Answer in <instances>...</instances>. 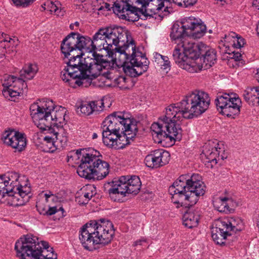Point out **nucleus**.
<instances>
[{"instance_id": "nucleus-1", "label": "nucleus", "mask_w": 259, "mask_h": 259, "mask_svg": "<svg viewBox=\"0 0 259 259\" xmlns=\"http://www.w3.org/2000/svg\"><path fill=\"white\" fill-rule=\"evenodd\" d=\"M111 50L115 48V61L123 67L124 73L131 77H137L146 72L149 61L144 54L136 50L133 39H128V31L120 26L103 27Z\"/></svg>"}, {"instance_id": "nucleus-2", "label": "nucleus", "mask_w": 259, "mask_h": 259, "mask_svg": "<svg viewBox=\"0 0 259 259\" xmlns=\"http://www.w3.org/2000/svg\"><path fill=\"white\" fill-rule=\"evenodd\" d=\"M102 141L105 145L115 149H122L131 143L138 132L137 121L127 114L114 112L102 123Z\"/></svg>"}, {"instance_id": "nucleus-3", "label": "nucleus", "mask_w": 259, "mask_h": 259, "mask_svg": "<svg viewBox=\"0 0 259 259\" xmlns=\"http://www.w3.org/2000/svg\"><path fill=\"white\" fill-rule=\"evenodd\" d=\"M170 36L177 44L173 52V58L179 67L190 72H196L199 68L196 66L200 54L198 44H195L186 34V31L180 22L175 23L171 28Z\"/></svg>"}, {"instance_id": "nucleus-4", "label": "nucleus", "mask_w": 259, "mask_h": 259, "mask_svg": "<svg viewBox=\"0 0 259 259\" xmlns=\"http://www.w3.org/2000/svg\"><path fill=\"white\" fill-rule=\"evenodd\" d=\"M168 191L174 203L192 206L205 192V186L197 174L183 175L169 187Z\"/></svg>"}, {"instance_id": "nucleus-5", "label": "nucleus", "mask_w": 259, "mask_h": 259, "mask_svg": "<svg viewBox=\"0 0 259 259\" xmlns=\"http://www.w3.org/2000/svg\"><path fill=\"white\" fill-rule=\"evenodd\" d=\"M30 111L35 125L41 130L63 126L65 124L66 109L56 106L51 99L38 100L31 105Z\"/></svg>"}, {"instance_id": "nucleus-6", "label": "nucleus", "mask_w": 259, "mask_h": 259, "mask_svg": "<svg viewBox=\"0 0 259 259\" xmlns=\"http://www.w3.org/2000/svg\"><path fill=\"white\" fill-rule=\"evenodd\" d=\"M72 157L80 160L78 175L86 179H102L109 172V164L101 159L100 152L94 149H80L72 152Z\"/></svg>"}, {"instance_id": "nucleus-7", "label": "nucleus", "mask_w": 259, "mask_h": 259, "mask_svg": "<svg viewBox=\"0 0 259 259\" xmlns=\"http://www.w3.org/2000/svg\"><path fill=\"white\" fill-rule=\"evenodd\" d=\"M113 235L112 223L103 219L93 221L83 226L79 231V239L85 249L93 251L99 244L109 243Z\"/></svg>"}, {"instance_id": "nucleus-8", "label": "nucleus", "mask_w": 259, "mask_h": 259, "mask_svg": "<svg viewBox=\"0 0 259 259\" xmlns=\"http://www.w3.org/2000/svg\"><path fill=\"white\" fill-rule=\"evenodd\" d=\"M16 255L20 259H57L49 243L32 234L23 235L15 244Z\"/></svg>"}, {"instance_id": "nucleus-9", "label": "nucleus", "mask_w": 259, "mask_h": 259, "mask_svg": "<svg viewBox=\"0 0 259 259\" xmlns=\"http://www.w3.org/2000/svg\"><path fill=\"white\" fill-rule=\"evenodd\" d=\"M108 64L103 55L96 52H89L84 58L82 73L79 79L75 80V85L87 87L91 84L92 80L101 74L106 78H110L111 74L106 69Z\"/></svg>"}, {"instance_id": "nucleus-10", "label": "nucleus", "mask_w": 259, "mask_h": 259, "mask_svg": "<svg viewBox=\"0 0 259 259\" xmlns=\"http://www.w3.org/2000/svg\"><path fill=\"white\" fill-rule=\"evenodd\" d=\"M111 187L108 190L110 198L114 201H119L127 194H136L139 191L141 183L136 176L120 177L108 184Z\"/></svg>"}, {"instance_id": "nucleus-11", "label": "nucleus", "mask_w": 259, "mask_h": 259, "mask_svg": "<svg viewBox=\"0 0 259 259\" xmlns=\"http://www.w3.org/2000/svg\"><path fill=\"white\" fill-rule=\"evenodd\" d=\"M180 121H160L153 123L151 126L153 136L158 139V143L161 142L164 138L172 140L180 141L182 138V130Z\"/></svg>"}, {"instance_id": "nucleus-12", "label": "nucleus", "mask_w": 259, "mask_h": 259, "mask_svg": "<svg viewBox=\"0 0 259 259\" xmlns=\"http://www.w3.org/2000/svg\"><path fill=\"white\" fill-rule=\"evenodd\" d=\"M184 101L187 103L189 117H197L203 113L208 108L210 104V98L206 93L202 91H195L187 94Z\"/></svg>"}, {"instance_id": "nucleus-13", "label": "nucleus", "mask_w": 259, "mask_h": 259, "mask_svg": "<svg viewBox=\"0 0 259 259\" xmlns=\"http://www.w3.org/2000/svg\"><path fill=\"white\" fill-rule=\"evenodd\" d=\"M215 103L221 114L232 118L240 113L242 105L241 99L236 94L226 93L218 95Z\"/></svg>"}, {"instance_id": "nucleus-14", "label": "nucleus", "mask_w": 259, "mask_h": 259, "mask_svg": "<svg viewBox=\"0 0 259 259\" xmlns=\"http://www.w3.org/2000/svg\"><path fill=\"white\" fill-rule=\"evenodd\" d=\"M67 63V66L61 71L60 76L62 79L73 84L75 88V80L80 77L82 73L83 61L81 60L82 54L81 52H77L72 54Z\"/></svg>"}, {"instance_id": "nucleus-15", "label": "nucleus", "mask_w": 259, "mask_h": 259, "mask_svg": "<svg viewBox=\"0 0 259 259\" xmlns=\"http://www.w3.org/2000/svg\"><path fill=\"white\" fill-rule=\"evenodd\" d=\"M58 200V198L51 191H42L37 196L36 207L41 214L52 215L59 211L64 212L62 206H51L52 202Z\"/></svg>"}, {"instance_id": "nucleus-16", "label": "nucleus", "mask_w": 259, "mask_h": 259, "mask_svg": "<svg viewBox=\"0 0 259 259\" xmlns=\"http://www.w3.org/2000/svg\"><path fill=\"white\" fill-rule=\"evenodd\" d=\"M31 191L30 186L28 181H19L14 190L8 193L5 198L7 203L12 206H17L24 205L28 200L25 198Z\"/></svg>"}, {"instance_id": "nucleus-17", "label": "nucleus", "mask_w": 259, "mask_h": 259, "mask_svg": "<svg viewBox=\"0 0 259 259\" xmlns=\"http://www.w3.org/2000/svg\"><path fill=\"white\" fill-rule=\"evenodd\" d=\"M114 3L113 11L120 18L128 21L135 22L139 20L141 14L144 13L143 9H140L138 5L124 3Z\"/></svg>"}, {"instance_id": "nucleus-18", "label": "nucleus", "mask_w": 259, "mask_h": 259, "mask_svg": "<svg viewBox=\"0 0 259 259\" xmlns=\"http://www.w3.org/2000/svg\"><path fill=\"white\" fill-rule=\"evenodd\" d=\"M187 103L183 100L181 102L171 104L165 108L164 115L159 118L160 121H181L183 118L189 117Z\"/></svg>"}, {"instance_id": "nucleus-19", "label": "nucleus", "mask_w": 259, "mask_h": 259, "mask_svg": "<svg viewBox=\"0 0 259 259\" xmlns=\"http://www.w3.org/2000/svg\"><path fill=\"white\" fill-rule=\"evenodd\" d=\"M180 23L186 31V34L194 38H199L205 33L206 26L200 19L186 17L182 19Z\"/></svg>"}, {"instance_id": "nucleus-20", "label": "nucleus", "mask_w": 259, "mask_h": 259, "mask_svg": "<svg viewBox=\"0 0 259 259\" xmlns=\"http://www.w3.org/2000/svg\"><path fill=\"white\" fill-rule=\"evenodd\" d=\"M2 139L4 144L15 150V152H22L27 145V140L24 134L14 131H5Z\"/></svg>"}, {"instance_id": "nucleus-21", "label": "nucleus", "mask_w": 259, "mask_h": 259, "mask_svg": "<svg viewBox=\"0 0 259 259\" xmlns=\"http://www.w3.org/2000/svg\"><path fill=\"white\" fill-rule=\"evenodd\" d=\"M220 144L217 140L205 143L201 154V158L207 167H212L217 163L220 152Z\"/></svg>"}, {"instance_id": "nucleus-22", "label": "nucleus", "mask_w": 259, "mask_h": 259, "mask_svg": "<svg viewBox=\"0 0 259 259\" xmlns=\"http://www.w3.org/2000/svg\"><path fill=\"white\" fill-rule=\"evenodd\" d=\"M170 160L168 152L163 149H157L147 155L144 160L146 165L152 168H156L166 164Z\"/></svg>"}, {"instance_id": "nucleus-23", "label": "nucleus", "mask_w": 259, "mask_h": 259, "mask_svg": "<svg viewBox=\"0 0 259 259\" xmlns=\"http://www.w3.org/2000/svg\"><path fill=\"white\" fill-rule=\"evenodd\" d=\"M19 175L17 172H8L0 176V201L8 193L12 191L18 184Z\"/></svg>"}, {"instance_id": "nucleus-24", "label": "nucleus", "mask_w": 259, "mask_h": 259, "mask_svg": "<svg viewBox=\"0 0 259 259\" xmlns=\"http://www.w3.org/2000/svg\"><path fill=\"white\" fill-rule=\"evenodd\" d=\"M168 0H131V2L138 6H140V9H143L144 13L141 14L146 16L147 11H150L154 14L158 13L164 7V3Z\"/></svg>"}, {"instance_id": "nucleus-25", "label": "nucleus", "mask_w": 259, "mask_h": 259, "mask_svg": "<svg viewBox=\"0 0 259 259\" xmlns=\"http://www.w3.org/2000/svg\"><path fill=\"white\" fill-rule=\"evenodd\" d=\"M105 32L103 28H101L94 35L92 39L91 47L93 52L104 50L107 53H109L111 51L109 45L107 42V38H106Z\"/></svg>"}, {"instance_id": "nucleus-26", "label": "nucleus", "mask_w": 259, "mask_h": 259, "mask_svg": "<svg viewBox=\"0 0 259 259\" xmlns=\"http://www.w3.org/2000/svg\"><path fill=\"white\" fill-rule=\"evenodd\" d=\"M104 103L103 99L89 102H83L77 108L78 114L88 116L94 112H100L103 110Z\"/></svg>"}, {"instance_id": "nucleus-27", "label": "nucleus", "mask_w": 259, "mask_h": 259, "mask_svg": "<svg viewBox=\"0 0 259 259\" xmlns=\"http://www.w3.org/2000/svg\"><path fill=\"white\" fill-rule=\"evenodd\" d=\"M229 231L221 220L215 222V226L211 228V237L213 241L219 245L224 244L228 236H230Z\"/></svg>"}, {"instance_id": "nucleus-28", "label": "nucleus", "mask_w": 259, "mask_h": 259, "mask_svg": "<svg viewBox=\"0 0 259 259\" xmlns=\"http://www.w3.org/2000/svg\"><path fill=\"white\" fill-rule=\"evenodd\" d=\"M214 208L220 212L231 213L234 211L236 202L232 198L227 197H220L213 200Z\"/></svg>"}, {"instance_id": "nucleus-29", "label": "nucleus", "mask_w": 259, "mask_h": 259, "mask_svg": "<svg viewBox=\"0 0 259 259\" xmlns=\"http://www.w3.org/2000/svg\"><path fill=\"white\" fill-rule=\"evenodd\" d=\"M72 35L75 38V45L77 52H81L84 50L86 51L87 55L89 52H94L92 51V39L88 36L81 35L77 32H72Z\"/></svg>"}, {"instance_id": "nucleus-30", "label": "nucleus", "mask_w": 259, "mask_h": 259, "mask_svg": "<svg viewBox=\"0 0 259 259\" xmlns=\"http://www.w3.org/2000/svg\"><path fill=\"white\" fill-rule=\"evenodd\" d=\"M75 38L72 35V32L68 35L62 41L61 46V51L65 58H68L69 56L77 52L75 45Z\"/></svg>"}, {"instance_id": "nucleus-31", "label": "nucleus", "mask_w": 259, "mask_h": 259, "mask_svg": "<svg viewBox=\"0 0 259 259\" xmlns=\"http://www.w3.org/2000/svg\"><path fill=\"white\" fill-rule=\"evenodd\" d=\"M221 221L224 225L226 230L229 232L230 236L237 232L241 231L243 228V221L239 218H227Z\"/></svg>"}, {"instance_id": "nucleus-32", "label": "nucleus", "mask_w": 259, "mask_h": 259, "mask_svg": "<svg viewBox=\"0 0 259 259\" xmlns=\"http://www.w3.org/2000/svg\"><path fill=\"white\" fill-rule=\"evenodd\" d=\"M200 217L199 210L189 209L183 215V225L188 228L196 227L199 224Z\"/></svg>"}, {"instance_id": "nucleus-33", "label": "nucleus", "mask_w": 259, "mask_h": 259, "mask_svg": "<svg viewBox=\"0 0 259 259\" xmlns=\"http://www.w3.org/2000/svg\"><path fill=\"white\" fill-rule=\"evenodd\" d=\"M44 131H50V133L55 135L54 138L60 148L66 145L68 141V134L63 126L47 128Z\"/></svg>"}, {"instance_id": "nucleus-34", "label": "nucleus", "mask_w": 259, "mask_h": 259, "mask_svg": "<svg viewBox=\"0 0 259 259\" xmlns=\"http://www.w3.org/2000/svg\"><path fill=\"white\" fill-rule=\"evenodd\" d=\"M46 132L47 135L43 138L40 146L41 149L45 152L53 153L60 148L54 138L55 135L50 133V131Z\"/></svg>"}, {"instance_id": "nucleus-35", "label": "nucleus", "mask_w": 259, "mask_h": 259, "mask_svg": "<svg viewBox=\"0 0 259 259\" xmlns=\"http://www.w3.org/2000/svg\"><path fill=\"white\" fill-rule=\"evenodd\" d=\"M23 78L16 79L13 89H9L4 92V96L9 95L11 98L19 96L20 94L26 92L27 85Z\"/></svg>"}, {"instance_id": "nucleus-36", "label": "nucleus", "mask_w": 259, "mask_h": 259, "mask_svg": "<svg viewBox=\"0 0 259 259\" xmlns=\"http://www.w3.org/2000/svg\"><path fill=\"white\" fill-rule=\"evenodd\" d=\"M244 98L252 105L259 104V88L257 87L248 88L244 92Z\"/></svg>"}, {"instance_id": "nucleus-37", "label": "nucleus", "mask_w": 259, "mask_h": 259, "mask_svg": "<svg viewBox=\"0 0 259 259\" xmlns=\"http://www.w3.org/2000/svg\"><path fill=\"white\" fill-rule=\"evenodd\" d=\"M41 7L44 10H47L51 13H54L58 16H63L65 13L64 9L62 8L61 3L58 1L54 2L48 1L44 3Z\"/></svg>"}, {"instance_id": "nucleus-38", "label": "nucleus", "mask_w": 259, "mask_h": 259, "mask_svg": "<svg viewBox=\"0 0 259 259\" xmlns=\"http://www.w3.org/2000/svg\"><path fill=\"white\" fill-rule=\"evenodd\" d=\"M81 190L82 193L79 198L78 203L82 205L87 204L96 193V188L92 185L84 187Z\"/></svg>"}, {"instance_id": "nucleus-39", "label": "nucleus", "mask_w": 259, "mask_h": 259, "mask_svg": "<svg viewBox=\"0 0 259 259\" xmlns=\"http://www.w3.org/2000/svg\"><path fill=\"white\" fill-rule=\"evenodd\" d=\"M38 70V67L35 64H26L20 71V77L26 79H31L34 77Z\"/></svg>"}, {"instance_id": "nucleus-40", "label": "nucleus", "mask_w": 259, "mask_h": 259, "mask_svg": "<svg viewBox=\"0 0 259 259\" xmlns=\"http://www.w3.org/2000/svg\"><path fill=\"white\" fill-rule=\"evenodd\" d=\"M203 64L202 68L206 69L211 67L216 62V52L214 49H209L207 51L202 57Z\"/></svg>"}, {"instance_id": "nucleus-41", "label": "nucleus", "mask_w": 259, "mask_h": 259, "mask_svg": "<svg viewBox=\"0 0 259 259\" xmlns=\"http://www.w3.org/2000/svg\"><path fill=\"white\" fill-rule=\"evenodd\" d=\"M153 55L154 61L157 65L167 72V70H169L170 67V63L168 58L156 52L154 53Z\"/></svg>"}, {"instance_id": "nucleus-42", "label": "nucleus", "mask_w": 259, "mask_h": 259, "mask_svg": "<svg viewBox=\"0 0 259 259\" xmlns=\"http://www.w3.org/2000/svg\"><path fill=\"white\" fill-rule=\"evenodd\" d=\"M18 78L14 76L8 75L5 76L4 80L3 82V85L4 88L3 90V94L4 95V92L8 91L9 89H13L14 86L15 84L16 79Z\"/></svg>"}, {"instance_id": "nucleus-43", "label": "nucleus", "mask_w": 259, "mask_h": 259, "mask_svg": "<svg viewBox=\"0 0 259 259\" xmlns=\"http://www.w3.org/2000/svg\"><path fill=\"white\" fill-rule=\"evenodd\" d=\"M36 0H9L17 8H26L30 6Z\"/></svg>"}, {"instance_id": "nucleus-44", "label": "nucleus", "mask_w": 259, "mask_h": 259, "mask_svg": "<svg viewBox=\"0 0 259 259\" xmlns=\"http://www.w3.org/2000/svg\"><path fill=\"white\" fill-rule=\"evenodd\" d=\"M18 40L16 38H11L8 37L1 41V47H4L5 48L12 47L13 48L18 45Z\"/></svg>"}, {"instance_id": "nucleus-45", "label": "nucleus", "mask_w": 259, "mask_h": 259, "mask_svg": "<svg viewBox=\"0 0 259 259\" xmlns=\"http://www.w3.org/2000/svg\"><path fill=\"white\" fill-rule=\"evenodd\" d=\"M169 2H173L178 6L184 5L186 7L193 6L197 0H168Z\"/></svg>"}, {"instance_id": "nucleus-46", "label": "nucleus", "mask_w": 259, "mask_h": 259, "mask_svg": "<svg viewBox=\"0 0 259 259\" xmlns=\"http://www.w3.org/2000/svg\"><path fill=\"white\" fill-rule=\"evenodd\" d=\"M232 37L234 38L233 45L236 48H240L244 45V39L235 33H233Z\"/></svg>"}, {"instance_id": "nucleus-47", "label": "nucleus", "mask_w": 259, "mask_h": 259, "mask_svg": "<svg viewBox=\"0 0 259 259\" xmlns=\"http://www.w3.org/2000/svg\"><path fill=\"white\" fill-rule=\"evenodd\" d=\"M234 58L236 61H239L241 59V55L240 53H237L234 55Z\"/></svg>"}, {"instance_id": "nucleus-48", "label": "nucleus", "mask_w": 259, "mask_h": 259, "mask_svg": "<svg viewBox=\"0 0 259 259\" xmlns=\"http://www.w3.org/2000/svg\"><path fill=\"white\" fill-rule=\"evenodd\" d=\"M252 4L259 10V0H253Z\"/></svg>"}, {"instance_id": "nucleus-49", "label": "nucleus", "mask_w": 259, "mask_h": 259, "mask_svg": "<svg viewBox=\"0 0 259 259\" xmlns=\"http://www.w3.org/2000/svg\"><path fill=\"white\" fill-rule=\"evenodd\" d=\"M145 242V241L144 240H137L135 242L134 245L135 246L141 245H142L143 243H144Z\"/></svg>"}, {"instance_id": "nucleus-50", "label": "nucleus", "mask_w": 259, "mask_h": 259, "mask_svg": "<svg viewBox=\"0 0 259 259\" xmlns=\"http://www.w3.org/2000/svg\"><path fill=\"white\" fill-rule=\"evenodd\" d=\"M125 78L123 76H120L117 79V81L119 82H121V81L125 82Z\"/></svg>"}, {"instance_id": "nucleus-51", "label": "nucleus", "mask_w": 259, "mask_h": 259, "mask_svg": "<svg viewBox=\"0 0 259 259\" xmlns=\"http://www.w3.org/2000/svg\"><path fill=\"white\" fill-rule=\"evenodd\" d=\"M255 78L257 81L259 82V68L257 70V72L255 74Z\"/></svg>"}, {"instance_id": "nucleus-52", "label": "nucleus", "mask_w": 259, "mask_h": 259, "mask_svg": "<svg viewBox=\"0 0 259 259\" xmlns=\"http://www.w3.org/2000/svg\"><path fill=\"white\" fill-rule=\"evenodd\" d=\"M97 138H98V135L96 133H93V135H92V139H96Z\"/></svg>"}, {"instance_id": "nucleus-53", "label": "nucleus", "mask_w": 259, "mask_h": 259, "mask_svg": "<svg viewBox=\"0 0 259 259\" xmlns=\"http://www.w3.org/2000/svg\"><path fill=\"white\" fill-rule=\"evenodd\" d=\"M256 224H257V226L259 229V215L257 217V218H256Z\"/></svg>"}, {"instance_id": "nucleus-54", "label": "nucleus", "mask_w": 259, "mask_h": 259, "mask_svg": "<svg viewBox=\"0 0 259 259\" xmlns=\"http://www.w3.org/2000/svg\"><path fill=\"white\" fill-rule=\"evenodd\" d=\"M256 31H257V34L259 35V21L258 22L257 26H256Z\"/></svg>"}, {"instance_id": "nucleus-55", "label": "nucleus", "mask_w": 259, "mask_h": 259, "mask_svg": "<svg viewBox=\"0 0 259 259\" xmlns=\"http://www.w3.org/2000/svg\"><path fill=\"white\" fill-rule=\"evenodd\" d=\"M74 25H75L76 26H78L79 23L78 22H75Z\"/></svg>"}, {"instance_id": "nucleus-56", "label": "nucleus", "mask_w": 259, "mask_h": 259, "mask_svg": "<svg viewBox=\"0 0 259 259\" xmlns=\"http://www.w3.org/2000/svg\"><path fill=\"white\" fill-rule=\"evenodd\" d=\"M73 24H71L70 26V27L71 29H73Z\"/></svg>"}, {"instance_id": "nucleus-57", "label": "nucleus", "mask_w": 259, "mask_h": 259, "mask_svg": "<svg viewBox=\"0 0 259 259\" xmlns=\"http://www.w3.org/2000/svg\"><path fill=\"white\" fill-rule=\"evenodd\" d=\"M167 6H166V7L164 9V11H165L166 9H167Z\"/></svg>"}]
</instances>
